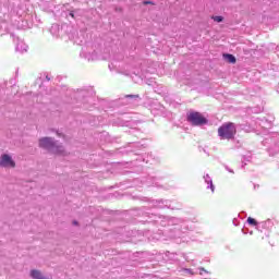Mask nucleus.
Masks as SVG:
<instances>
[{"label": "nucleus", "mask_w": 279, "mask_h": 279, "mask_svg": "<svg viewBox=\"0 0 279 279\" xmlns=\"http://www.w3.org/2000/svg\"><path fill=\"white\" fill-rule=\"evenodd\" d=\"M218 136L222 141H232L236 136V124L234 122H226L218 128Z\"/></svg>", "instance_id": "obj_1"}, {"label": "nucleus", "mask_w": 279, "mask_h": 279, "mask_svg": "<svg viewBox=\"0 0 279 279\" xmlns=\"http://www.w3.org/2000/svg\"><path fill=\"white\" fill-rule=\"evenodd\" d=\"M39 147H43L44 149H49L52 154H64V148L62 146H58L53 143V141L49 137H43L39 140Z\"/></svg>", "instance_id": "obj_2"}, {"label": "nucleus", "mask_w": 279, "mask_h": 279, "mask_svg": "<svg viewBox=\"0 0 279 279\" xmlns=\"http://www.w3.org/2000/svg\"><path fill=\"white\" fill-rule=\"evenodd\" d=\"M187 121L192 123V125H206V123H208V120L196 111L189 113Z\"/></svg>", "instance_id": "obj_3"}, {"label": "nucleus", "mask_w": 279, "mask_h": 279, "mask_svg": "<svg viewBox=\"0 0 279 279\" xmlns=\"http://www.w3.org/2000/svg\"><path fill=\"white\" fill-rule=\"evenodd\" d=\"M0 167H4L5 169H14V167H16V162H14L10 155L4 154L0 157Z\"/></svg>", "instance_id": "obj_4"}, {"label": "nucleus", "mask_w": 279, "mask_h": 279, "mask_svg": "<svg viewBox=\"0 0 279 279\" xmlns=\"http://www.w3.org/2000/svg\"><path fill=\"white\" fill-rule=\"evenodd\" d=\"M225 60L229 62V64H236V57L233 54H225L223 56Z\"/></svg>", "instance_id": "obj_5"}, {"label": "nucleus", "mask_w": 279, "mask_h": 279, "mask_svg": "<svg viewBox=\"0 0 279 279\" xmlns=\"http://www.w3.org/2000/svg\"><path fill=\"white\" fill-rule=\"evenodd\" d=\"M211 19L216 23H223V16H221V15H216V16H213Z\"/></svg>", "instance_id": "obj_6"}, {"label": "nucleus", "mask_w": 279, "mask_h": 279, "mask_svg": "<svg viewBox=\"0 0 279 279\" xmlns=\"http://www.w3.org/2000/svg\"><path fill=\"white\" fill-rule=\"evenodd\" d=\"M247 223H250V226H258V222L256 221V219L252 217L247 218Z\"/></svg>", "instance_id": "obj_7"}, {"label": "nucleus", "mask_w": 279, "mask_h": 279, "mask_svg": "<svg viewBox=\"0 0 279 279\" xmlns=\"http://www.w3.org/2000/svg\"><path fill=\"white\" fill-rule=\"evenodd\" d=\"M144 5H154V2H151V1H144Z\"/></svg>", "instance_id": "obj_8"}, {"label": "nucleus", "mask_w": 279, "mask_h": 279, "mask_svg": "<svg viewBox=\"0 0 279 279\" xmlns=\"http://www.w3.org/2000/svg\"><path fill=\"white\" fill-rule=\"evenodd\" d=\"M199 270H201V271H204L205 274H208V271H207L206 268H204V267H201Z\"/></svg>", "instance_id": "obj_9"}, {"label": "nucleus", "mask_w": 279, "mask_h": 279, "mask_svg": "<svg viewBox=\"0 0 279 279\" xmlns=\"http://www.w3.org/2000/svg\"><path fill=\"white\" fill-rule=\"evenodd\" d=\"M70 16H71L72 19H75V14H73V13H70Z\"/></svg>", "instance_id": "obj_10"}, {"label": "nucleus", "mask_w": 279, "mask_h": 279, "mask_svg": "<svg viewBox=\"0 0 279 279\" xmlns=\"http://www.w3.org/2000/svg\"><path fill=\"white\" fill-rule=\"evenodd\" d=\"M73 225H74V226H77V221H73Z\"/></svg>", "instance_id": "obj_11"}, {"label": "nucleus", "mask_w": 279, "mask_h": 279, "mask_svg": "<svg viewBox=\"0 0 279 279\" xmlns=\"http://www.w3.org/2000/svg\"><path fill=\"white\" fill-rule=\"evenodd\" d=\"M128 97H134V96H128Z\"/></svg>", "instance_id": "obj_12"}]
</instances>
